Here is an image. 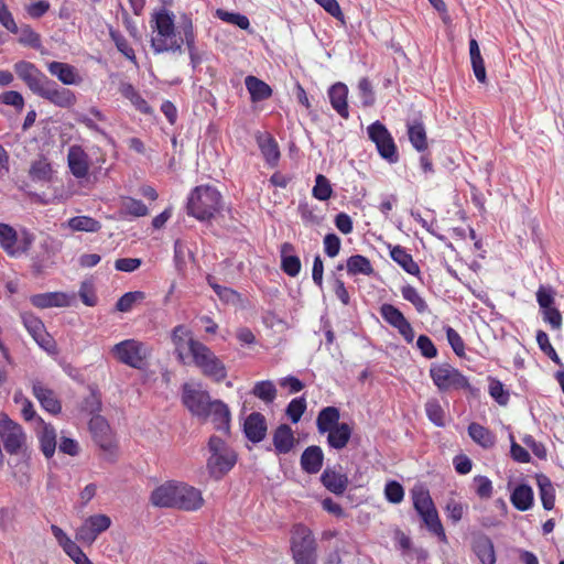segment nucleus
<instances>
[{
	"instance_id": "obj_12",
	"label": "nucleus",
	"mask_w": 564,
	"mask_h": 564,
	"mask_svg": "<svg viewBox=\"0 0 564 564\" xmlns=\"http://www.w3.org/2000/svg\"><path fill=\"white\" fill-rule=\"evenodd\" d=\"M379 312L383 321L395 328L408 344L413 343L415 336L414 329L398 307L384 303L380 306Z\"/></svg>"
},
{
	"instance_id": "obj_1",
	"label": "nucleus",
	"mask_w": 564,
	"mask_h": 564,
	"mask_svg": "<svg viewBox=\"0 0 564 564\" xmlns=\"http://www.w3.org/2000/svg\"><path fill=\"white\" fill-rule=\"evenodd\" d=\"M340 412L336 406H326L319 411V434H327L326 443L329 448L344 449L352 435V426L339 422Z\"/></svg>"
},
{
	"instance_id": "obj_4",
	"label": "nucleus",
	"mask_w": 564,
	"mask_h": 564,
	"mask_svg": "<svg viewBox=\"0 0 564 564\" xmlns=\"http://www.w3.org/2000/svg\"><path fill=\"white\" fill-rule=\"evenodd\" d=\"M210 457L207 460L209 474L219 479L236 464L235 453L218 436H212L208 442Z\"/></svg>"
},
{
	"instance_id": "obj_29",
	"label": "nucleus",
	"mask_w": 564,
	"mask_h": 564,
	"mask_svg": "<svg viewBox=\"0 0 564 564\" xmlns=\"http://www.w3.org/2000/svg\"><path fill=\"white\" fill-rule=\"evenodd\" d=\"M208 412L209 416L213 417L215 429L228 433L230 429V411L228 406L220 400H214Z\"/></svg>"
},
{
	"instance_id": "obj_58",
	"label": "nucleus",
	"mask_w": 564,
	"mask_h": 564,
	"mask_svg": "<svg viewBox=\"0 0 564 564\" xmlns=\"http://www.w3.org/2000/svg\"><path fill=\"white\" fill-rule=\"evenodd\" d=\"M445 333H446L447 341H448L449 346L452 347L453 351L458 357H464L465 356V343H464V339L462 338V336L458 334V332L455 330L453 327L447 326L445 328Z\"/></svg>"
},
{
	"instance_id": "obj_14",
	"label": "nucleus",
	"mask_w": 564,
	"mask_h": 564,
	"mask_svg": "<svg viewBox=\"0 0 564 564\" xmlns=\"http://www.w3.org/2000/svg\"><path fill=\"white\" fill-rule=\"evenodd\" d=\"M21 318L24 327L33 337V339L39 344V346L45 350H50L53 346V339L46 332L43 322L31 313L21 314Z\"/></svg>"
},
{
	"instance_id": "obj_55",
	"label": "nucleus",
	"mask_w": 564,
	"mask_h": 564,
	"mask_svg": "<svg viewBox=\"0 0 564 564\" xmlns=\"http://www.w3.org/2000/svg\"><path fill=\"white\" fill-rule=\"evenodd\" d=\"M306 410V401L303 397L293 399L286 406L285 413L292 423H297Z\"/></svg>"
},
{
	"instance_id": "obj_41",
	"label": "nucleus",
	"mask_w": 564,
	"mask_h": 564,
	"mask_svg": "<svg viewBox=\"0 0 564 564\" xmlns=\"http://www.w3.org/2000/svg\"><path fill=\"white\" fill-rule=\"evenodd\" d=\"M401 294L405 301H408L414 306L417 313L424 314L429 311V305L426 301L420 295V293L414 286L410 284L403 285L401 288Z\"/></svg>"
},
{
	"instance_id": "obj_59",
	"label": "nucleus",
	"mask_w": 564,
	"mask_h": 564,
	"mask_svg": "<svg viewBox=\"0 0 564 564\" xmlns=\"http://www.w3.org/2000/svg\"><path fill=\"white\" fill-rule=\"evenodd\" d=\"M217 17L223 21L235 24L241 30H248L250 26L249 19L240 13L227 12L221 9L217 10Z\"/></svg>"
},
{
	"instance_id": "obj_38",
	"label": "nucleus",
	"mask_w": 564,
	"mask_h": 564,
	"mask_svg": "<svg viewBox=\"0 0 564 564\" xmlns=\"http://www.w3.org/2000/svg\"><path fill=\"white\" fill-rule=\"evenodd\" d=\"M347 271L349 274H365L370 275L373 272L370 260L361 254H355L347 259Z\"/></svg>"
},
{
	"instance_id": "obj_18",
	"label": "nucleus",
	"mask_w": 564,
	"mask_h": 564,
	"mask_svg": "<svg viewBox=\"0 0 564 564\" xmlns=\"http://www.w3.org/2000/svg\"><path fill=\"white\" fill-rule=\"evenodd\" d=\"M32 390L45 411L52 414H58L62 411V404L52 389L45 387L41 381H34Z\"/></svg>"
},
{
	"instance_id": "obj_64",
	"label": "nucleus",
	"mask_w": 564,
	"mask_h": 564,
	"mask_svg": "<svg viewBox=\"0 0 564 564\" xmlns=\"http://www.w3.org/2000/svg\"><path fill=\"white\" fill-rule=\"evenodd\" d=\"M416 346L421 351L422 356L432 359L437 356V348L435 347L432 339L426 335H420L416 340Z\"/></svg>"
},
{
	"instance_id": "obj_22",
	"label": "nucleus",
	"mask_w": 564,
	"mask_h": 564,
	"mask_svg": "<svg viewBox=\"0 0 564 564\" xmlns=\"http://www.w3.org/2000/svg\"><path fill=\"white\" fill-rule=\"evenodd\" d=\"M328 98L333 109L343 118H349L348 87L344 83H336L328 89Z\"/></svg>"
},
{
	"instance_id": "obj_2",
	"label": "nucleus",
	"mask_w": 564,
	"mask_h": 564,
	"mask_svg": "<svg viewBox=\"0 0 564 564\" xmlns=\"http://www.w3.org/2000/svg\"><path fill=\"white\" fill-rule=\"evenodd\" d=\"M156 35L151 39V47L155 54L165 52H181L183 37L176 36L174 14L165 9L160 10L153 17Z\"/></svg>"
},
{
	"instance_id": "obj_56",
	"label": "nucleus",
	"mask_w": 564,
	"mask_h": 564,
	"mask_svg": "<svg viewBox=\"0 0 564 564\" xmlns=\"http://www.w3.org/2000/svg\"><path fill=\"white\" fill-rule=\"evenodd\" d=\"M20 33L19 43L36 50L41 47V36L30 25H23Z\"/></svg>"
},
{
	"instance_id": "obj_45",
	"label": "nucleus",
	"mask_w": 564,
	"mask_h": 564,
	"mask_svg": "<svg viewBox=\"0 0 564 564\" xmlns=\"http://www.w3.org/2000/svg\"><path fill=\"white\" fill-rule=\"evenodd\" d=\"M207 282L224 303L236 304L239 302L240 295L235 290L218 284L212 275L207 276Z\"/></svg>"
},
{
	"instance_id": "obj_49",
	"label": "nucleus",
	"mask_w": 564,
	"mask_h": 564,
	"mask_svg": "<svg viewBox=\"0 0 564 564\" xmlns=\"http://www.w3.org/2000/svg\"><path fill=\"white\" fill-rule=\"evenodd\" d=\"M490 397L499 404L507 405L510 400V393L505 389L503 383L496 378H489Z\"/></svg>"
},
{
	"instance_id": "obj_43",
	"label": "nucleus",
	"mask_w": 564,
	"mask_h": 564,
	"mask_svg": "<svg viewBox=\"0 0 564 564\" xmlns=\"http://www.w3.org/2000/svg\"><path fill=\"white\" fill-rule=\"evenodd\" d=\"M68 226L75 231L97 232L101 225L89 216H75L68 220Z\"/></svg>"
},
{
	"instance_id": "obj_48",
	"label": "nucleus",
	"mask_w": 564,
	"mask_h": 564,
	"mask_svg": "<svg viewBox=\"0 0 564 564\" xmlns=\"http://www.w3.org/2000/svg\"><path fill=\"white\" fill-rule=\"evenodd\" d=\"M425 412L431 422L436 426H445V412L438 400L431 399L425 403Z\"/></svg>"
},
{
	"instance_id": "obj_23",
	"label": "nucleus",
	"mask_w": 564,
	"mask_h": 564,
	"mask_svg": "<svg viewBox=\"0 0 564 564\" xmlns=\"http://www.w3.org/2000/svg\"><path fill=\"white\" fill-rule=\"evenodd\" d=\"M319 480L327 490L337 496L343 495L349 484L347 475L334 468H326Z\"/></svg>"
},
{
	"instance_id": "obj_24",
	"label": "nucleus",
	"mask_w": 564,
	"mask_h": 564,
	"mask_svg": "<svg viewBox=\"0 0 564 564\" xmlns=\"http://www.w3.org/2000/svg\"><path fill=\"white\" fill-rule=\"evenodd\" d=\"M73 296L67 295L63 292H48L41 293L31 296V303L39 308H48V307H65L70 305V299Z\"/></svg>"
},
{
	"instance_id": "obj_17",
	"label": "nucleus",
	"mask_w": 564,
	"mask_h": 564,
	"mask_svg": "<svg viewBox=\"0 0 564 564\" xmlns=\"http://www.w3.org/2000/svg\"><path fill=\"white\" fill-rule=\"evenodd\" d=\"M471 550L481 564H496L497 557L494 542L488 535L484 533L474 535Z\"/></svg>"
},
{
	"instance_id": "obj_16",
	"label": "nucleus",
	"mask_w": 564,
	"mask_h": 564,
	"mask_svg": "<svg viewBox=\"0 0 564 564\" xmlns=\"http://www.w3.org/2000/svg\"><path fill=\"white\" fill-rule=\"evenodd\" d=\"M267 420L260 412L250 413L243 422L245 436L252 443H260L267 436Z\"/></svg>"
},
{
	"instance_id": "obj_36",
	"label": "nucleus",
	"mask_w": 564,
	"mask_h": 564,
	"mask_svg": "<svg viewBox=\"0 0 564 564\" xmlns=\"http://www.w3.org/2000/svg\"><path fill=\"white\" fill-rule=\"evenodd\" d=\"M293 250L292 245L285 242L281 247V268L290 276L299 274L301 269L300 259L296 256L289 254Z\"/></svg>"
},
{
	"instance_id": "obj_25",
	"label": "nucleus",
	"mask_w": 564,
	"mask_h": 564,
	"mask_svg": "<svg viewBox=\"0 0 564 564\" xmlns=\"http://www.w3.org/2000/svg\"><path fill=\"white\" fill-rule=\"evenodd\" d=\"M47 69L64 85H78L82 82V77L76 67L67 63L54 61L47 64Z\"/></svg>"
},
{
	"instance_id": "obj_11",
	"label": "nucleus",
	"mask_w": 564,
	"mask_h": 564,
	"mask_svg": "<svg viewBox=\"0 0 564 564\" xmlns=\"http://www.w3.org/2000/svg\"><path fill=\"white\" fill-rule=\"evenodd\" d=\"M35 95L61 108H69L76 102V96L70 89L59 87L48 77L40 86Z\"/></svg>"
},
{
	"instance_id": "obj_13",
	"label": "nucleus",
	"mask_w": 564,
	"mask_h": 564,
	"mask_svg": "<svg viewBox=\"0 0 564 564\" xmlns=\"http://www.w3.org/2000/svg\"><path fill=\"white\" fill-rule=\"evenodd\" d=\"M204 499L200 490L184 482H178L175 508L185 511H195L202 508Z\"/></svg>"
},
{
	"instance_id": "obj_5",
	"label": "nucleus",
	"mask_w": 564,
	"mask_h": 564,
	"mask_svg": "<svg viewBox=\"0 0 564 564\" xmlns=\"http://www.w3.org/2000/svg\"><path fill=\"white\" fill-rule=\"evenodd\" d=\"M291 550L296 564H316L314 533L303 524H296L291 540Z\"/></svg>"
},
{
	"instance_id": "obj_10",
	"label": "nucleus",
	"mask_w": 564,
	"mask_h": 564,
	"mask_svg": "<svg viewBox=\"0 0 564 564\" xmlns=\"http://www.w3.org/2000/svg\"><path fill=\"white\" fill-rule=\"evenodd\" d=\"M0 420V436L3 447L10 455H17L25 444V434L20 424L12 421L7 414Z\"/></svg>"
},
{
	"instance_id": "obj_15",
	"label": "nucleus",
	"mask_w": 564,
	"mask_h": 564,
	"mask_svg": "<svg viewBox=\"0 0 564 564\" xmlns=\"http://www.w3.org/2000/svg\"><path fill=\"white\" fill-rule=\"evenodd\" d=\"M14 70L20 79H22L30 90L35 94L43 82L45 76L36 66L30 62L20 61L15 63Z\"/></svg>"
},
{
	"instance_id": "obj_19",
	"label": "nucleus",
	"mask_w": 564,
	"mask_h": 564,
	"mask_svg": "<svg viewBox=\"0 0 564 564\" xmlns=\"http://www.w3.org/2000/svg\"><path fill=\"white\" fill-rule=\"evenodd\" d=\"M67 163L72 174L76 178H84L89 171V159L79 145H72L68 149Z\"/></svg>"
},
{
	"instance_id": "obj_20",
	"label": "nucleus",
	"mask_w": 564,
	"mask_h": 564,
	"mask_svg": "<svg viewBox=\"0 0 564 564\" xmlns=\"http://www.w3.org/2000/svg\"><path fill=\"white\" fill-rule=\"evenodd\" d=\"M89 430L94 441L100 448L105 451L110 449L112 444L110 426L105 417L98 414L94 415L89 421Z\"/></svg>"
},
{
	"instance_id": "obj_62",
	"label": "nucleus",
	"mask_w": 564,
	"mask_h": 564,
	"mask_svg": "<svg viewBox=\"0 0 564 564\" xmlns=\"http://www.w3.org/2000/svg\"><path fill=\"white\" fill-rule=\"evenodd\" d=\"M95 534L98 536L100 533L105 532L111 525V520L106 514H94L88 517L85 520Z\"/></svg>"
},
{
	"instance_id": "obj_54",
	"label": "nucleus",
	"mask_w": 564,
	"mask_h": 564,
	"mask_svg": "<svg viewBox=\"0 0 564 564\" xmlns=\"http://www.w3.org/2000/svg\"><path fill=\"white\" fill-rule=\"evenodd\" d=\"M358 90L361 102L365 107H370L375 104L376 97L371 82L368 77H362L358 82Z\"/></svg>"
},
{
	"instance_id": "obj_57",
	"label": "nucleus",
	"mask_w": 564,
	"mask_h": 564,
	"mask_svg": "<svg viewBox=\"0 0 564 564\" xmlns=\"http://www.w3.org/2000/svg\"><path fill=\"white\" fill-rule=\"evenodd\" d=\"M384 496L389 502L397 505L404 499V489L400 482L390 480L386 484Z\"/></svg>"
},
{
	"instance_id": "obj_50",
	"label": "nucleus",
	"mask_w": 564,
	"mask_h": 564,
	"mask_svg": "<svg viewBox=\"0 0 564 564\" xmlns=\"http://www.w3.org/2000/svg\"><path fill=\"white\" fill-rule=\"evenodd\" d=\"M202 370L206 376L214 378L218 382L223 381L227 376L224 364L216 356L210 358Z\"/></svg>"
},
{
	"instance_id": "obj_34",
	"label": "nucleus",
	"mask_w": 564,
	"mask_h": 564,
	"mask_svg": "<svg viewBox=\"0 0 564 564\" xmlns=\"http://www.w3.org/2000/svg\"><path fill=\"white\" fill-rule=\"evenodd\" d=\"M245 84L252 101H261L268 99L272 94L270 86L254 76H247Z\"/></svg>"
},
{
	"instance_id": "obj_61",
	"label": "nucleus",
	"mask_w": 564,
	"mask_h": 564,
	"mask_svg": "<svg viewBox=\"0 0 564 564\" xmlns=\"http://www.w3.org/2000/svg\"><path fill=\"white\" fill-rule=\"evenodd\" d=\"M79 297L87 306H95L97 304V296L95 293L94 283L91 280H85L80 283Z\"/></svg>"
},
{
	"instance_id": "obj_21",
	"label": "nucleus",
	"mask_w": 564,
	"mask_h": 564,
	"mask_svg": "<svg viewBox=\"0 0 564 564\" xmlns=\"http://www.w3.org/2000/svg\"><path fill=\"white\" fill-rule=\"evenodd\" d=\"M406 132L410 143L416 151L424 152L427 150V134L421 117L406 122Z\"/></svg>"
},
{
	"instance_id": "obj_51",
	"label": "nucleus",
	"mask_w": 564,
	"mask_h": 564,
	"mask_svg": "<svg viewBox=\"0 0 564 564\" xmlns=\"http://www.w3.org/2000/svg\"><path fill=\"white\" fill-rule=\"evenodd\" d=\"M301 466L308 474L317 473V445L308 446L301 456Z\"/></svg>"
},
{
	"instance_id": "obj_53",
	"label": "nucleus",
	"mask_w": 564,
	"mask_h": 564,
	"mask_svg": "<svg viewBox=\"0 0 564 564\" xmlns=\"http://www.w3.org/2000/svg\"><path fill=\"white\" fill-rule=\"evenodd\" d=\"M109 35L115 42L116 47L128 59L135 61V54L132 47L129 46L124 36L119 32L110 28Z\"/></svg>"
},
{
	"instance_id": "obj_27",
	"label": "nucleus",
	"mask_w": 564,
	"mask_h": 564,
	"mask_svg": "<svg viewBox=\"0 0 564 564\" xmlns=\"http://www.w3.org/2000/svg\"><path fill=\"white\" fill-rule=\"evenodd\" d=\"M390 257L391 259L398 263L406 273L420 276L421 270L419 264L413 260L411 253L406 251V249L400 245L393 246L390 248Z\"/></svg>"
},
{
	"instance_id": "obj_63",
	"label": "nucleus",
	"mask_w": 564,
	"mask_h": 564,
	"mask_svg": "<svg viewBox=\"0 0 564 564\" xmlns=\"http://www.w3.org/2000/svg\"><path fill=\"white\" fill-rule=\"evenodd\" d=\"M474 484L476 486V495L480 499H489L492 496V482L488 477L481 475L475 476Z\"/></svg>"
},
{
	"instance_id": "obj_30",
	"label": "nucleus",
	"mask_w": 564,
	"mask_h": 564,
	"mask_svg": "<svg viewBox=\"0 0 564 564\" xmlns=\"http://www.w3.org/2000/svg\"><path fill=\"white\" fill-rule=\"evenodd\" d=\"M257 143L265 158L267 162L271 165L276 164L280 158V151L276 141L270 133H259L257 135Z\"/></svg>"
},
{
	"instance_id": "obj_46",
	"label": "nucleus",
	"mask_w": 564,
	"mask_h": 564,
	"mask_svg": "<svg viewBox=\"0 0 564 564\" xmlns=\"http://www.w3.org/2000/svg\"><path fill=\"white\" fill-rule=\"evenodd\" d=\"M17 239V231L11 226L0 223V245L11 256L18 251L14 248Z\"/></svg>"
},
{
	"instance_id": "obj_60",
	"label": "nucleus",
	"mask_w": 564,
	"mask_h": 564,
	"mask_svg": "<svg viewBox=\"0 0 564 564\" xmlns=\"http://www.w3.org/2000/svg\"><path fill=\"white\" fill-rule=\"evenodd\" d=\"M187 335L186 328L183 325L176 326L172 332V340L175 345V352L181 361H183V350L187 346L188 340H185V336Z\"/></svg>"
},
{
	"instance_id": "obj_52",
	"label": "nucleus",
	"mask_w": 564,
	"mask_h": 564,
	"mask_svg": "<svg viewBox=\"0 0 564 564\" xmlns=\"http://www.w3.org/2000/svg\"><path fill=\"white\" fill-rule=\"evenodd\" d=\"M144 297L145 295L141 291L127 292L117 301L116 308L119 312H129L137 302Z\"/></svg>"
},
{
	"instance_id": "obj_7",
	"label": "nucleus",
	"mask_w": 564,
	"mask_h": 564,
	"mask_svg": "<svg viewBox=\"0 0 564 564\" xmlns=\"http://www.w3.org/2000/svg\"><path fill=\"white\" fill-rule=\"evenodd\" d=\"M111 352L121 364L134 369H142L150 356L149 347L135 339H126L116 344Z\"/></svg>"
},
{
	"instance_id": "obj_44",
	"label": "nucleus",
	"mask_w": 564,
	"mask_h": 564,
	"mask_svg": "<svg viewBox=\"0 0 564 564\" xmlns=\"http://www.w3.org/2000/svg\"><path fill=\"white\" fill-rule=\"evenodd\" d=\"M121 94L131 101V104L142 113H150L152 111L149 104L141 97L131 84H122Z\"/></svg>"
},
{
	"instance_id": "obj_3",
	"label": "nucleus",
	"mask_w": 564,
	"mask_h": 564,
	"mask_svg": "<svg viewBox=\"0 0 564 564\" xmlns=\"http://www.w3.org/2000/svg\"><path fill=\"white\" fill-rule=\"evenodd\" d=\"M187 213L203 221L215 216L221 208V195L213 186H196L187 199Z\"/></svg>"
},
{
	"instance_id": "obj_37",
	"label": "nucleus",
	"mask_w": 564,
	"mask_h": 564,
	"mask_svg": "<svg viewBox=\"0 0 564 564\" xmlns=\"http://www.w3.org/2000/svg\"><path fill=\"white\" fill-rule=\"evenodd\" d=\"M187 347L193 356L195 365L200 369L215 356L206 345L193 338L188 339Z\"/></svg>"
},
{
	"instance_id": "obj_8",
	"label": "nucleus",
	"mask_w": 564,
	"mask_h": 564,
	"mask_svg": "<svg viewBox=\"0 0 564 564\" xmlns=\"http://www.w3.org/2000/svg\"><path fill=\"white\" fill-rule=\"evenodd\" d=\"M182 402L194 416L207 420L209 417L208 410L214 401L199 384L185 383L182 387Z\"/></svg>"
},
{
	"instance_id": "obj_42",
	"label": "nucleus",
	"mask_w": 564,
	"mask_h": 564,
	"mask_svg": "<svg viewBox=\"0 0 564 564\" xmlns=\"http://www.w3.org/2000/svg\"><path fill=\"white\" fill-rule=\"evenodd\" d=\"M421 519L432 534L437 536L441 542L447 543V536L444 527L441 522L437 510H435L432 513L421 516Z\"/></svg>"
},
{
	"instance_id": "obj_33",
	"label": "nucleus",
	"mask_w": 564,
	"mask_h": 564,
	"mask_svg": "<svg viewBox=\"0 0 564 564\" xmlns=\"http://www.w3.org/2000/svg\"><path fill=\"white\" fill-rule=\"evenodd\" d=\"M536 482L543 508L549 511L552 510L555 505V489L552 481L547 476L539 475Z\"/></svg>"
},
{
	"instance_id": "obj_31",
	"label": "nucleus",
	"mask_w": 564,
	"mask_h": 564,
	"mask_svg": "<svg viewBox=\"0 0 564 564\" xmlns=\"http://www.w3.org/2000/svg\"><path fill=\"white\" fill-rule=\"evenodd\" d=\"M468 435L475 443L484 448H491L496 444L495 434L489 429L476 422L468 425Z\"/></svg>"
},
{
	"instance_id": "obj_32",
	"label": "nucleus",
	"mask_w": 564,
	"mask_h": 564,
	"mask_svg": "<svg viewBox=\"0 0 564 564\" xmlns=\"http://www.w3.org/2000/svg\"><path fill=\"white\" fill-rule=\"evenodd\" d=\"M510 501L519 511H527L533 505V490L528 485H519L510 496Z\"/></svg>"
},
{
	"instance_id": "obj_6",
	"label": "nucleus",
	"mask_w": 564,
	"mask_h": 564,
	"mask_svg": "<svg viewBox=\"0 0 564 564\" xmlns=\"http://www.w3.org/2000/svg\"><path fill=\"white\" fill-rule=\"evenodd\" d=\"M430 377L440 391L471 390L468 378L449 364H433Z\"/></svg>"
},
{
	"instance_id": "obj_39",
	"label": "nucleus",
	"mask_w": 564,
	"mask_h": 564,
	"mask_svg": "<svg viewBox=\"0 0 564 564\" xmlns=\"http://www.w3.org/2000/svg\"><path fill=\"white\" fill-rule=\"evenodd\" d=\"M41 449L46 458H51L56 448V432L51 424H44L40 433Z\"/></svg>"
},
{
	"instance_id": "obj_28",
	"label": "nucleus",
	"mask_w": 564,
	"mask_h": 564,
	"mask_svg": "<svg viewBox=\"0 0 564 564\" xmlns=\"http://www.w3.org/2000/svg\"><path fill=\"white\" fill-rule=\"evenodd\" d=\"M294 435L288 424L279 425L273 433V445L278 454H286L294 446Z\"/></svg>"
},
{
	"instance_id": "obj_47",
	"label": "nucleus",
	"mask_w": 564,
	"mask_h": 564,
	"mask_svg": "<svg viewBox=\"0 0 564 564\" xmlns=\"http://www.w3.org/2000/svg\"><path fill=\"white\" fill-rule=\"evenodd\" d=\"M252 394L265 403H272L276 397V389L272 381H259L252 389Z\"/></svg>"
},
{
	"instance_id": "obj_9",
	"label": "nucleus",
	"mask_w": 564,
	"mask_h": 564,
	"mask_svg": "<svg viewBox=\"0 0 564 564\" xmlns=\"http://www.w3.org/2000/svg\"><path fill=\"white\" fill-rule=\"evenodd\" d=\"M369 139L376 144V148L381 158L389 163H397L399 161V153L395 142L387 129L380 121L371 123L368 129Z\"/></svg>"
},
{
	"instance_id": "obj_35",
	"label": "nucleus",
	"mask_w": 564,
	"mask_h": 564,
	"mask_svg": "<svg viewBox=\"0 0 564 564\" xmlns=\"http://www.w3.org/2000/svg\"><path fill=\"white\" fill-rule=\"evenodd\" d=\"M413 507L419 516L432 513L436 507L432 500L429 490L420 488L412 491Z\"/></svg>"
},
{
	"instance_id": "obj_40",
	"label": "nucleus",
	"mask_w": 564,
	"mask_h": 564,
	"mask_svg": "<svg viewBox=\"0 0 564 564\" xmlns=\"http://www.w3.org/2000/svg\"><path fill=\"white\" fill-rule=\"evenodd\" d=\"M52 173H53L52 166L45 158H40V159L33 161L31 163L30 171H29L30 177L33 181H42V182L50 181L52 177Z\"/></svg>"
},
{
	"instance_id": "obj_26",
	"label": "nucleus",
	"mask_w": 564,
	"mask_h": 564,
	"mask_svg": "<svg viewBox=\"0 0 564 564\" xmlns=\"http://www.w3.org/2000/svg\"><path fill=\"white\" fill-rule=\"evenodd\" d=\"M177 485L176 481H169L158 487L151 495L152 503L163 508H175Z\"/></svg>"
}]
</instances>
